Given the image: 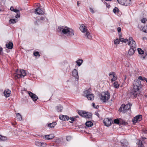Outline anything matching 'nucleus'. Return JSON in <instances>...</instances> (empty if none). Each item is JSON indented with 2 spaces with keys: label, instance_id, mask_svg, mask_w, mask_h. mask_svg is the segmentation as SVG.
Here are the masks:
<instances>
[{
  "label": "nucleus",
  "instance_id": "1",
  "mask_svg": "<svg viewBox=\"0 0 147 147\" xmlns=\"http://www.w3.org/2000/svg\"><path fill=\"white\" fill-rule=\"evenodd\" d=\"M140 80L145 81L147 82L146 78H142L141 76L138 77V80H137L134 81L133 88L129 93L130 96L134 98L136 97L140 93L139 90L140 88L142 87V85Z\"/></svg>",
  "mask_w": 147,
  "mask_h": 147
},
{
  "label": "nucleus",
  "instance_id": "2",
  "mask_svg": "<svg viewBox=\"0 0 147 147\" xmlns=\"http://www.w3.org/2000/svg\"><path fill=\"white\" fill-rule=\"evenodd\" d=\"M58 32L67 37H72L74 35V31L71 28L65 26H60L58 27Z\"/></svg>",
  "mask_w": 147,
  "mask_h": 147
},
{
  "label": "nucleus",
  "instance_id": "3",
  "mask_svg": "<svg viewBox=\"0 0 147 147\" xmlns=\"http://www.w3.org/2000/svg\"><path fill=\"white\" fill-rule=\"evenodd\" d=\"M128 45L130 47V48L128 51V54L130 55H133L136 50V43L133 38L130 37L129 38V41Z\"/></svg>",
  "mask_w": 147,
  "mask_h": 147
},
{
  "label": "nucleus",
  "instance_id": "4",
  "mask_svg": "<svg viewBox=\"0 0 147 147\" xmlns=\"http://www.w3.org/2000/svg\"><path fill=\"white\" fill-rule=\"evenodd\" d=\"M132 105V104L130 103H128L126 105L123 104L119 108V111L120 112L124 113L128 110L130 109Z\"/></svg>",
  "mask_w": 147,
  "mask_h": 147
},
{
  "label": "nucleus",
  "instance_id": "5",
  "mask_svg": "<svg viewBox=\"0 0 147 147\" xmlns=\"http://www.w3.org/2000/svg\"><path fill=\"white\" fill-rule=\"evenodd\" d=\"M91 89H88L84 92V95L87 98L88 100H92L94 99L93 94H92Z\"/></svg>",
  "mask_w": 147,
  "mask_h": 147
},
{
  "label": "nucleus",
  "instance_id": "6",
  "mask_svg": "<svg viewBox=\"0 0 147 147\" xmlns=\"http://www.w3.org/2000/svg\"><path fill=\"white\" fill-rule=\"evenodd\" d=\"M110 96V93L108 91L102 92L101 94L100 99L103 102H105L109 99Z\"/></svg>",
  "mask_w": 147,
  "mask_h": 147
},
{
  "label": "nucleus",
  "instance_id": "7",
  "mask_svg": "<svg viewBox=\"0 0 147 147\" xmlns=\"http://www.w3.org/2000/svg\"><path fill=\"white\" fill-rule=\"evenodd\" d=\"M26 71L23 69L19 70L18 69H17L16 72V75H15V77L16 78H20L22 77H24L26 75Z\"/></svg>",
  "mask_w": 147,
  "mask_h": 147
},
{
  "label": "nucleus",
  "instance_id": "8",
  "mask_svg": "<svg viewBox=\"0 0 147 147\" xmlns=\"http://www.w3.org/2000/svg\"><path fill=\"white\" fill-rule=\"evenodd\" d=\"M119 3L126 6L130 5L131 4V0H117Z\"/></svg>",
  "mask_w": 147,
  "mask_h": 147
},
{
  "label": "nucleus",
  "instance_id": "9",
  "mask_svg": "<svg viewBox=\"0 0 147 147\" xmlns=\"http://www.w3.org/2000/svg\"><path fill=\"white\" fill-rule=\"evenodd\" d=\"M28 94L31 99L34 102L37 100L38 99V96L34 94L33 93L31 92H28Z\"/></svg>",
  "mask_w": 147,
  "mask_h": 147
},
{
  "label": "nucleus",
  "instance_id": "10",
  "mask_svg": "<svg viewBox=\"0 0 147 147\" xmlns=\"http://www.w3.org/2000/svg\"><path fill=\"white\" fill-rule=\"evenodd\" d=\"M142 116L141 115H138L134 117L132 119L133 123H136L139 122L142 120Z\"/></svg>",
  "mask_w": 147,
  "mask_h": 147
},
{
  "label": "nucleus",
  "instance_id": "11",
  "mask_svg": "<svg viewBox=\"0 0 147 147\" xmlns=\"http://www.w3.org/2000/svg\"><path fill=\"white\" fill-rule=\"evenodd\" d=\"M121 147H129L128 146V143L127 140L123 139L121 141Z\"/></svg>",
  "mask_w": 147,
  "mask_h": 147
},
{
  "label": "nucleus",
  "instance_id": "12",
  "mask_svg": "<svg viewBox=\"0 0 147 147\" xmlns=\"http://www.w3.org/2000/svg\"><path fill=\"white\" fill-rule=\"evenodd\" d=\"M84 38L87 39L91 40L92 39V36L90 33L88 31L84 34Z\"/></svg>",
  "mask_w": 147,
  "mask_h": 147
},
{
  "label": "nucleus",
  "instance_id": "13",
  "mask_svg": "<svg viewBox=\"0 0 147 147\" xmlns=\"http://www.w3.org/2000/svg\"><path fill=\"white\" fill-rule=\"evenodd\" d=\"M103 122L105 125L107 126H109L111 125V119L108 118L104 119L103 121Z\"/></svg>",
  "mask_w": 147,
  "mask_h": 147
},
{
  "label": "nucleus",
  "instance_id": "14",
  "mask_svg": "<svg viewBox=\"0 0 147 147\" xmlns=\"http://www.w3.org/2000/svg\"><path fill=\"white\" fill-rule=\"evenodd\" d=\"M72 74L73 76L78 80L79 76L77 70L75 69H74L72 71Z\"/></svg>",
  "mask_w": 147,
  "mask_h": 147
},
{
  "label": "nucleus",
  "instance_id": "15",
  "mask_svg": "<svg viewBox=\"0 0 147 147\" xmlns=\"http://www.w3.org/2000/svg\"><path fill=\"white\" fill-rule=\"evenodd\" d=\"M59 118L61 120L64 121H67L69 119V117L68 116L62 115H60L59 116Z\"/></svg>",
  "mask_w": 147,
  "mask_h": 147
},
{
  "label": "nucleus",
  "instance_id": "16",
  "mask_svg": "<svg viewBox=\"0 0 147 147\" xmlns=\"http://www.w3.org/2000/svg\"><path fill=\"white\" fill-rule=\"evenodd\" d=\"M35 13L39 15H42L44 13V11L42 10L39 7L35 9Z\"/></svg>",
  "mask_w": 147,
  "mask_h": 147
},
{
  "label": "nucleus",
  "instance_id": "17",
  "mask_svg": "<svg viewBox=\"0 0 147 147\" xmlns=\"http://www.w3.org/2000/svg\"><path fill=\"white\" fill-rule=\"evenodd\" d=\"M80 29V30L84 33H85L86 32L88 31L87 28L84 24L81 25Z\"/></svg>",
  "mask_w": 147,
  "mask_h": 147
},
{
  "label": "nucleus",
  "instance_id": "18",
  "mask_svg": "<svg viewBox=\"0 0 147 147\" xmlns=\"http://www.w3.org/2000/svg\"><path fill=\"white\" fill-rule=\"evenodd\" d=\"M11 91L9 89L5 90L4 92V95L5 97H8L10 96L11 94Z\"/></svg>",
  "mask_w": 147,
  "mask_h": 147
},
{
  "label": "nucleus",
  "instance_id": "19",
  "mask_svg": "<svg viewBox=\"0 0 147 147\" xmlns=\"http://www.w3.org/2000/svg\"><path fill=\"white\" fill-rule=\"evenodd\" d=\"M45 139L48 140L52 139L54 137V135L52 134H51L49 135H45Z\"/></svg>",
  "mask_w": 147,
  "mask_h": 147
},
{
  "label": "nucleus",
  "instance_id": "20",
  "mask_svg": "<svg viewBox=\"0 0 147 147\" xmlns=\"http://www.w3.org/2000/svg\"><path fill=\"white\" fill-rule=\"evenodd\" d=\"M92 114L89 112H85L84 117L87 118H91L92 117Z\"/></svg>",
  "mask_w": 147,
  "mask_h": 147
},
{
  "label": "nucleus",
  "instance_id": "21",
  "mask_svg": "<svg viewBox=\"0 0 147 147\" xmlns=\"http://www.w3.org/2000/svg\"><path fill=\"white\" fill-rule=\"evenodd\" d=\"M109 76L113 75V78L111 79V81L112 82L115 81L117 79V77L115 76V74L114 72H112L111 73H110L109 74Z\"/></svg>",
  "mask_w": 147,
  "mask_h": 147
},
{
  "label": "nucleus",
  "instance_id": "22",
  "mask_svg": "<svg viewBox=\"0 0 147 147\" xmlns=\"http://www.w3.org/2000/svg\"><path fill=\"white\" fill-rule=\"evenodd\" d=\"M56 108L57 112H61L63 108L61 105H59L56 106Z\"/></svg>",
  "mask_w": 147,
  "mask_h": 147
},
{
  "label": "nucleus",
  "instance_id": "23",
  "mask_svg": "<svg viewBox=\"0 0 147 147\" xmlns=\"http://www.w3.org/2000/svg\"><path fill=\"white\" fill-rule=\"evenodd\" d=\"M13 44L12 42H9L8 43L6 44V46L7 48L11 49L13 47Z\"/></svg>",
  "mask_w": 147,
  "mask_h": 147
},
{
  "label": "nucleus",
  "instance_id": "24",
  "mask_svg": "<svg viewBox=\"0 0 147 147\" xmlns=\"http://www.w3.org/2000/svg\"><path fill=\"white\" fill-rule=\"evenodd\" d=\"M85 125L86 126L88 127H91L93 125V123L91 121H88L86 123Z\"/></svg>",
  "mask_w": 147,
  "mask_h": 147
},
{
  "label": "nucleus",
  "instance_id": "25",
  "mask_svg": "<svg viewBox=\"0 0 147 147\" xmlns=\"http://www.w3.org/2000/svg\"><path fill=\"white\" fill-rule=\"evenodd\" d=\"M16 117L18 120L19 121H21L22 119V117L21 114L19 113H16Z\"/></svg>",
  "mask_w": 147,
  "mask_h": 147
},
{
  "label": "nucleus",
  "instance_id": "26",
  "mask_svg": "<svg viewBox=\"0 0 147 147\" xmlns=\"http://www.w3.org/2000/svg\"><path fill=\"white\" fill-rule=\"evenodd\" d=\"M85 112V111H83L79 110L78 111V114L80 115L83 117H84Z\"/></svg>",
  "mask_w": 147,
  "mask_h": 147
},
{
  "label": "nucleus",
  "instance_id": "27",
  "mask_svg": "<svg viewBox=\"0 0 147 147\" xmlns=\"http://www.w3.org/2000/svg\"><path fill=\"white\" fill-rule=\"evenodd\" d=\"M56 124L57 123L55 122H54L52 123H49L48 125L49 127H54L56 125Z\"/></svg>",
  "mask_w": 147,
  "mask_h": 147
},
{
  "label": "nucleus",
  "instance_id": "28",
  "mask_svg": "<svg viewBox=\"0 0 147 147\" xmlns=\"http://www.w3.org/2000/svg\"><path fill=\"white\" fill-rule=\"evenodd\" d=\"M119 40L121 42L125 43H126L127 42L129 41V40H128L127 39H124L121 38H119Z\"/></svg>",
  "mask_w": 147,
  "mask_h": 147
},
{
  "label": "nucleus",
  "instance_id": "29",
  "mask_svg": "<svg viewBox=\"0 0 147 147\" xmlns=\"http://www.w3.org/2000/svg\"><path fill=\"white\" fill-rule=\"evenodd\" d=\"M83 62V60L81 59H78L76 61V62L79 66H80L81 65Z\"/></svg>",
  "mask_w": 147,
  "mask_h": 147
},
{
  "label": "nucleus",
  "instance_id": "30",
  "mask_svg": "<svg viewBox=\"0 0 147 147\" xmlns=\"http://www.w3.org/2000/svg\"><path fill=\"white\" fill-rule=\"evenodd\" d=\"M138 51L139 53L141 55H143L144 54V51L142 49H141L138 48Z\"/></svg>",
  "mask_w": 147,
  "mask_h": 147
},
{
  "label": "nucleus",
  "instance_id": "31",
  "mask_svg": "<svg viewBox=\"0 0 147 147\" xmlns=\"http://www.w3.org/2000/svg\"><path fill=\"white\" fill-rule=\"evenodd\" d=\"M113 12L116 14V13H117L118 12H119V10L118 8L117 7H115L113 10Z\"/></svg>",
  "mask_w": 147,
  "mask_h": 147
},
{
  "label": "nucleus",
  "instance_id": "32",
  "mask_svg": "<svg viewBox=\"0 0 147 147\" xmlns=\"http://www.w3.org/2000/svg\"><path fill=\"white\" fill-rule=\"evenodd\" d=\"M0 139L3 141H5L7 140V138L5 136H3L0 135Z\"/></svg>",
  "mask_w": 147,
  "mask_h": 147
},
{
  "label": "nucleus",
  "instance_id": "33",
  "mask_svg": "<svg viewBox=\"0 0 147 147\" xmlns=\"http://www.w3.org/2000/svg\"><path fill=\"white\" fill-rule=\"evenodd\" d=\"M45 16H41L40 17V18H38V20L40 21L41 22H42L45 19Z\"/></svg>",
  "mask_w": 147,
  "mask_h": 147
},
{
  "label": "nucleus",
  "instance_id": "34",
  "mask_svg": "<svg viewBox=\"0 0 147 147\" xmlns=\"http://www.w3.org/2000/svg\"><path fill=\"white\" fill-rule=\"evenodd\" d=\"M16 23V19H10L9 20V23L10 24H13Z\"/></svg>",
  "mask_w": 147,
  "mask_h": 147
},
{
  "label": "nucleus",
  "instance_id": "35",
  "mask_svg": "<svg viewBox=\"0 0 147 147\" xmlns=\"http://www.w3.org/2000/svg\"><path fill=\"white\" fill-rule=\"evenodd\" d=\"M114 87L116 88H118L119 87V85L118 84V82H115L113 83Z\"/></svg>",
  "mask_w": 147,
  "mask_h": 147
},
{
  "label": "nucleus",
  "instance_id": "36",
  "mask_svg": "<svg viewBox=\"0 0 147 147\" xmlns=\"http://www.w3.org/2000/svg\"><path fill=\"white\" fill-rule=\"evenodd\" d=\"M41 143V142L38 141H36L35 142V145L38 147H40Z\"/></svg>",
  "mask_w": 147,
  "mask_h": 147
},
{
  "label": "nucleus",
  "instance_id": "37",
  "mask_svg": "<svg viewBox=\"0 0 147 147\" xmlns=\"http://www.w3.org/2000/svg\"><path fill=\"white\" fill-rule=\"evenodd\" d=\"M119 40L118 38H117L114 40V44L115 45H117L119 43Z\"/></svg>",
  "mask_w": 147,
  "mask_h": 147
},
{
  "label": "nucleus",
  "instance_id": "38",
  "mask_svg": "<svg viewBox=\"0 0 147 147\" xmlns=\"http://www.w3.org/2000/svg\"><path fill=\"white\" fill-rule=\"evenodd\" d=\"M142 31L145 33H147V29L146 28V27L144 26L142 28Z\"/></svg>",
  "mask_w": 147,
  "mask_h": 147
},
{
  "label": "nucleus",
  "instance_id": "39",
  "mask_svg": "<svg viewBox=\"0 0 147 147\" xmlns=\"http://www.w3.org/2000/svg\"><path fill=\"white\" fill-rule=\"evenodd\" d=\"M34 55L35 56H40L39 52L38 51H36L34 53Z\"/></svg>",
  "mask_w": 147,
  "mask_h": 147
},
{
  "label": "nucleus",
  "instance_id": "40",
  "mask_svg": "<svg viewBox=\"0 0 147 147\" xmlns=\"http://www.w3.org/2000/svg\"><path fill=\"white\" fill-rule=\"evenodd\" d=\"M47 146V144L46 143L41 142L40 144V147H45Z\"/></svg>",
  "mask_w": 147,
  "mask_h": 147
},
{
  "label": "nucleus",
  "instance_id": "41",
  "mask_svg": "<svg viewBox=\"0 0 147 147\" xmlns=\"http://www.w3.org/2000/svg\"><path fill=\"white\" fill-rule=\"evenodd\" d=\"M115 123L119 124V121L118 119H116L114 120V121Z\"/></svg>",
  "mask_w": 147,
  "mask_h": 147
},
{
  "label": "nucleus",
  "instance_id": "42",
  "mask_svg": "<svg viewBox=\"0 0 147 147\" xmlns=\"http://www.w3.org/2000/svg\"><path fill=\"white\" fill-rule=\"evenodd\" d=\"M92 105L93 107L95 109H98L99 107L98 105L95 106L94 103H92Z\"/></svg>",
  "mask_w": 147,
  "mask_h": 147
},
{
  "label": "nucleus",
  "instance_id": "43",
  "mask_svg": "<svg viewBox=\"0 0 147 147\" xmlns=\"http://www.w3.org/2000/svg\"><path fill=\"white\" fill-rule=\"evenodd\" d=\"M71 137L70 136H68L66 137V140L67 141H69L71 140Z\"/></svg>",
  "mask_w": 147,
  "mask_h": 147
},
{
  "label": "nucleus",
  "instance_id": "44",
  "mask_svg": "<svg viewBox=\"0 0 147 147\" xmlns=\"http://www.w3.org/2000/svg\"><path fill=\"white\" fill-rule=\"evenodd\" d=\"M20 17V12H18L17 13V15L15 16V17L16 18H18Z\"/></svg>",
  "mask_w": 147,
  "mask_h": 147
},
{
  "label": "nucleus",
  "instance_id": "45",
  "mask_svg": "<svg viewBox=\"0 0 147 147\" xmlns=\"http://www.w3.org/2000/svg\"><path fill=\"white\" fill-rule=\"evenodd\" d=\"M142 27V24L141 23H140L138 24V28L140 29H141Z\"/></svg>",
  "mask_w": 147,
  "mask_h": 147
},
{
  "label": "nucleus",
  "instance_id": "46",
  "mask_svg": "<svg viewBox=\"0 0 147 147\" xmlns=\"http://www.w3.org/2000/svg\"><path fill=\"white\" fill-rule=\"evenodd\" d=\"M69 119L71 120V121H70L69 122L70 123H72L74 121V117H71L69 118Z\"/></svg>",
  "mask_w": 147,
  "mask_h": 147
},
{
  "label": "nucleus",
  "instance_id": "47",
  "mask_svg": "<svg viewBox=\"0 0 147 147\" xmlns=\"http://www.w3.org/2000/svg\"><path fill=\"white\" fill-rule=\"evenodd\" d=\"M146 20L145 18H143L141 20V22L142 23H144L146 22Z\"/></svg>",
  "mask_w": 147,
  "mask_h": 147
},
{
  "label": "nucleus",
  "instance_id": "48",
  "mask_svg": "<svg viewBox=\"0 0 147 147\" xmlns=\"http://www.w3.org/2000/svg\"><path fill=\"white\" fill-rule=\"evenodd\" d=\"M89 9H90V11L92 13H94L93 9L91 7H90Z\"/></svg>",
  "mask_w": 147,
  "mask_h": 147
},
{
  "label": "nucleus",
  "instance_id": "49",
  "mask_svg": "<svg viewBox=\"0 0 147 147\" xmlns=\"http://www.w3.org/2000/svg\"><path fill=\"white\" fill-rule=\"evenodd\" d=\"M121 29L120 27H118L117 28V31L118 33L121 32Z\"/></svg>",
  "mask_w": 147,
  "mask_h": 147
},
{
  "label": "nucleus",
  "instance_id": "50",
  "mask_svg": "<svg viewBox=\"0 0 147 147\" xmlns=\"http://www.w3.org/2000/svg\"><path fill=\"white\" fill-rule=\"evenodd\" d=\"M19 11V10L16 9H14V10L13 11L14 12H16V13L18 12Z\"/></svg>",
  "mask_w": 147,
  "mask_h": 147
},
{
  "label": "nucleus",
  "instance_id": "51",
  "mask_svg": "<svg viewBox=\"0 0 147 147\" xmlns=\"http://www.w3.org/2000/svg\"><path fill=\"white\" fill-rule=\"evenodd\" d=\"M146 56V55H141V56H140L141 58H143V59H144L145 58Z\"/></svg>",
  "mask_w": 147,
  "mask_h": 147
},
{
  "label": "nucleus",
  "instance_id": "52",
  "mask_svg": "<svg viewBox=\"0 0 147 147\" xmlns=\"http://www.w3.org/2000/svg\"><path fill=\"white\" fill-rule=\"evenodd\" d=\"M143 132L145 134H147V129H144L143 130Z\"/></svg>",
  "mask_w": 147,
  "mask_h": 147
},
{
  "label": "nucleus",
  "instance_id": "53",
  "mask_svg": "<svg viewBox=\"0 0 147 147\" xmlns=\"http://www.w3.org/2000/svg\"><path fill=\"white\" fill-rule=\"evenodd\" d=\"M14 9L13 8V7H10V10H11V11H14Z\"/></svg>",
  "mask_w": 147,
  "mask_h": 147
},
{
  "label": "nucleus",
  "instance_id": "54",
  "mask_svg": "<svg viewBox=\"0 0 147 147\" xmlns=\"http://www.w3.org/2000/svg\"><path fill=\"white\" fill-rule=\"evenodd\" d=\"M119 33V35L120 37V38H121L122 37V35L121 34V32L118 33Z\"/></svg>",
  "mask_w": 147,
  "mask_h": 147
},
{
  "label": "nucleus",
  "instance_id": "55",
  "mask_svg": "<svg viewBox=\"0 0 147 147\" xmlns=\"http://www.w3.org/2000/svg\"><path fill=\"white\" fill-rule=\"evenodd\" d=\"M3 51V49L2 48H0V55H1V53Z\"/></svg>",
  "mask_w": 147,
  "mask_h": 147
},
{
  "label": "nucleus",
  "instance_id": "56",
  "mask_svg": "<svg viewBox=\"0 0 147 147\" xmlns=\"http://www.w3.org/2000/svg\"><path fill=\"white\" fill-rule=\"evenodd\" d=\"M79 116H78V115H77L76 116H75L74 117V119H75V118H79Z\"/></svg>",
  "mask_w": 147,
  "mask_h": 147
},
{
  "label": "nucleus",
  "instance_id": "57",
  "mask_svg": "<svg viewBox=\"0 0 147 147\" xmlns=\"http://www.w3.org/2000/svg\"><path fill=\"white\" fill-rule=\"evenodd\" d=\"M77 5L78 6H79V5L80 4V3H79V2L78 1L77 2Z\"/></svg>",
  "mask_w": 147,
  "mask_h": 147
},
{
  "label": "nucleus",
  "instance_id": "58",
  "mask_svg": "<svg viewBox=\"0 0 147 147\" xmlns=\"http://www.w3.org/2000/svg\"><path fill=\"white\" fill-rule=\"evenodd\" d=\"M96 115L98 117H99V114L98 113H97L96 114Z\"/></svg>",
  "mask_w": 147,
  "mask_h": 147
},
{
  "label": "nucleus",
  "instance_id": "59",
  "mask_svg": "<svg viewBox=\"0 0 147 147\" xmlns=\"http://www.w3.org/2000/svg\"><path fill=\"white\" fill-rule=\"evenodd\" d=\"M142 144H141L140 145V146H139V147H143V146H142Z\"/></svg>",
  "mask_w": 147,
  "mask_h": 147
},
{
  "label": "nucleus",
  "instance_id": "60",
  "mask_svg": "<svg viewBox=\"0 0 147 147\" xmlns=\"http://www.w3.org/2000/svg\"><path fill=\"white\" fill-rule=\"evenodd\" d=\"M1 11V10L0 9V11Z\"/></svg>",
  "mask_w": 147,
  "mask_h": 147
}]
</instances>
